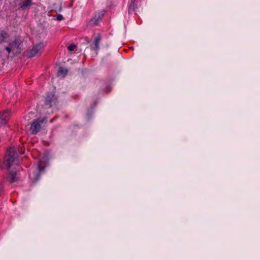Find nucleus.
<instances>
[{
	"label": "nucleus",
	"instance_id": "f257e3e1",
	"mask_svg": "<svg viewBox=\"0 0 260 260\" xmlns=\"http://www.w3.org/2000/svg\"><path fill=\"white\" fill-rule=\"evenodd\" d=\"M16 153L14 148H10L7 150L4 161L1 166L2 169H8L11 166L16 160Z\"/></svg>",
	"mask_w": 260,
	"mask_h": 260
},
{
	"label": "nucleus",
	"instance_id": "f03ea898",
	"mask_svg": "<svg viewBox=\"0 0 260 260\" xmlns=\"http://www.w3.org/2000/svg\"><path fill=\"white\" fill-rule=\"evenodd\" d=\"M44 47V45L43 43H40L35 46L31 50L28 51L27 53V57H32L36 56L41 51Z\"/></svg>",
	"mask_w": 260,
	"mask_h": 260
},
{
	"label": "nucleus",
	"instance_id": "7ed1b4c3",
	"mask_svg": "<svg viewBox=\"0 0 260 260\" xmlns=\"http://www.w3.org/2000/svg\"><path fill=\"white\" fill-rule=\"evenodd\" d=\"M43 121V120L38 119L32 122L30 128L31 134H36L39 132Z\"/></svg>",
	"mask_w": 260,
	"mask_h": 260
},
{
	"label": "nucleus",
	"instance_id": "20e7f679",
	"mask_svg": "<svg viewBox=\"0 0 260 260\" xmlns=\"http://www.w3.org/2000/svg\"><path fill=\"white\" fill-rule=\"evenodd\" d=\"M104 16V13H99L91 18L88 22V25L90 26H93L98 25L102 20Z\"/></svg>",
	"mask_w": 260,
	"mask_h": 260
},
{
	"label": "nucleus",
	"instance_id": "39448f33",
	"mask_svg": "<svg viewBox=\"0 0 260 260\" xmlns=\"http://www.w3.org/2000/svg\"><path fill=\"white\" fill-rule=\"evenodd\" d=\"M10 117V112L8 110L0 113L1 123L5 124L9 120Z\"/></svg>",
	"mask_w": 260,
	"mask_h": 260
},
{
	"label": "nucleus",
	"instance_id": "423d86ee",
	"mask_svg": "<svg viewBox=\"0 0 260 260\" xmlns=\"http://www.w3.org/2000/svg\"><path fill=\"white\" fill-rule=\"evenodd\" d=\"M10 35L5 30H0V43L6 42L8 41Z\"/></svg>",
	"mask_w": 260,
	"mask_h": 260
},
{
	"label": "nucleus",
	"instance_id": "0eeeda50",
	"mask_svg": "<svg viewBox=\"0 0 260 260\" xmlns=\"http://www.w3.org/2000/svg\"><path fill=\"white\" fill-rule=\"evenodd\" d=\"M56 99L54 95L52 94L48 95L45 100V104L48 106V108H50L52 106V103H55Z\"/></svg>",
	"mask_w": 260,
	"mask_h": 260
},
{
	"label": "nucleus",
	"instance_id": "6e6552de",
	"mask_svg": "<svg viewBox=\"0 0 260 260\" xmlns=\"http://www.w3.org/2000/svg\"><path fill=\"white\" fill-rule=\"evenodd\" d=\"M8 179L9 181L11 183L16 182L18 180V177L16 173H10L8 177Z\"/></svg>",
	"mask_w": 260,
	"mask_h": 260
},
{
	"label": "nucleus",
	"instance_id": "1a4fd4ad",
	"mask_svg": "<svg viewBox=\"0 0 260 260\" xmlns=\"http://www.w3.org/2000/svg\"><path fill=\"white\" fill-rule=\"evenodd\" d=\"M101 36L100 34H98L94 38V44L96 50H98L99 49V44L101 41Z\"/></svg>",
	"mask_w": 260,
	"mask_h": 260
},
{
	"label": "nucleus",
	"instance_id": "9d476101",
	"mask_svg": "<svg viewBox=\"0 0 260 260\" xmlns=\"http://www.w3.org/2000/svg\"><path fill=\"white\" fill-rule=\"evenodd\" d=\"M31 1L30 0H24L22 2L21 4V7L24 8L26 7H28L31 5Z\"/></svg>",
	"mask_w": 260,
	"mask_h": 260
},
{
	"label": "nucleus",
	"instance_id": "9b49d317",
	"mask_svg": "<svg viewBox=\"0 0 260 260\" xmlns=\"http://www.w3.org/2000/svg\"><path fill=\"white\" fill-rule=\"evenodd\" d=\"M67 70L62 68H60L58 71V76H62L64 77L67 73Z\"/></svg>",
	"mask_w": 260,
	"mask_h": 260
},
{
	"label": "nucleus",
	"instance_id": "f8f14e48",
	"mask_svg": "<svg viewBox=\"0 0 260 260\" xmlns=\"http://www.w3.org/2000/svg\"><path fill=\"white\" fill-rule=\"evenodd\" d=\"M76 48V45L74 44H71L68 47V49L70 51H73Z\"/></svg>",
	"mask_w": 260,
	"mask_h": 260
},
{
	"label": "nucleus",
	"instance_id": "ddd939ff",
	"mask_svg": "<svg viewBox=\"0 0 260 260\" xmlns=\"http://www.w3.org/2000/svg\"><path fill=\"white\" fill-rule=\"evenodd\" d=\"M12 48L15 47H18L19 46V42L17 40H15L11 44Z\"/></svg>",
	"mask_w": 260,
	"mask_h": 260
},
{
	"label": "nucleus",
	"instance_id": "4468645a",
	"mask_svg": "<svg viewBox=\"0 0 260 260\" xmlns=\"http://www.w3.org/2000/svg\"><path fill=\"white\" fill-rule=\"evenodd\" d=\"M63 19V17L61 14H58L56 15V19L58 21L62 20Z\"/></svg>",
	"mask_w": 260,
	"mask_h": 260
},
{
	"label": "nucleus",
	"instance_id": "2eb2a0df",
	"mask_svg": "<svg viewBox=\"0 0 260 260\" xmlns=\"http://www.w3.org/2000/svg\"><path fill=\"white\" fill-rule=\"evenodd\" d=\"M11 48L12 47H7L6 48V50L8 52V53H10V52L11 51Z\"/></svg>",
	"mask_w": 260,
	"mask_h": 260
},
{
	"label": "nucleus",
	"instance_id": "dca6fc26",
	"mask_svg": "<svg viewBox=\"0 0 260 260\" xmlns=\"http://www.w3.org/2000/svg\"><path fill=\"white\" fill-rule=\"evenodd\" d=\"M40 166H41V162H40L39 165V166H38V168H39V172H40V173H41V171H43V168L41 169V168H40Z\"/></svg>",
	"mask_w": 260,
	"mask_h": 260
},
{
	"label": "nucleus",
	"instance_id": "f3484780",
	"mask_svg": "<svg viewBox=\"0 0 260 260\" xmlns=\"http://www.w3.org/2000/svg\"><path fill=\"white\" fill-rule=\"evenodd\" d=\"M39 176H37L36 178H35V180H36L38 178Z\"/></svg>",
	"mask_w": 260,
	"mask_h": 260
},
{
	"label": "nucleus",
	"instance_id": "a211bd4d",
	"mask_svg": "<svg viewBox=\"0 0 260 260\" xmlns=\"http://www.w3.org/2000/svg\"><path fill=\"white\" fill-rule=\"evenodd\" d=\"M30 177L31 178H32V177H33L31 174L30 175Z\"/></svg>",
	"mask_w": 260,
	"mask_h": 260
}]
</instances>
